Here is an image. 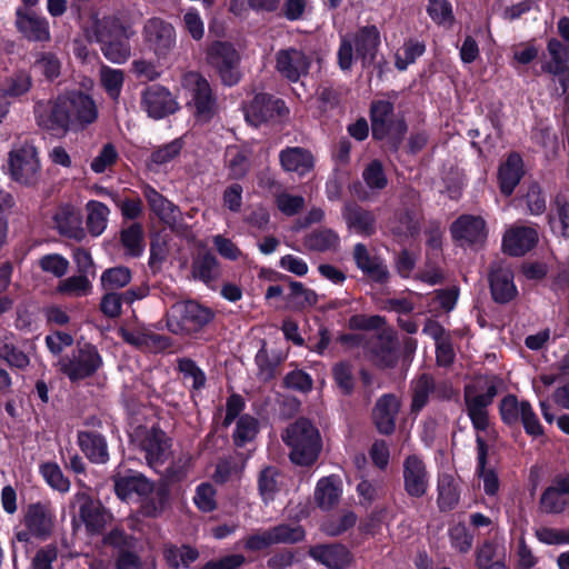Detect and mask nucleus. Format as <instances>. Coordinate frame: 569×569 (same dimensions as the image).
<instances>
[{
    "instance_id": "f257e3e1",
    "label": "nucleus",
    "mask_w": 569,
    "mask_h": 569,
    "mask_svg": "<svg viewBox=\"0 0 569 569\" xmlns=\"http://www.w3.org/2000/svg\"><path fill=\"white\" fill-rule=\"evenodd\" d=\"M282 439L291 448L290 459L299 466H310L321 451V437L318 429L305 418L291 423L282 433Z\"/></svg>"
},
{
    "instance_id": "f03ea898",
    "label": "nucleus",
    "mask_w": 569,
    "mask_h": 569,
    "mask_svg": "<svg viewBox=\"0 0 569 569\" xmlns=\"http://www.w3.org/2000/svg\"><path fill=\"white\" fill-rule=\"evenodd\" d=\"M91 40L100 44L102 54L113 63H123L131 54L127 29L116 18L98 20Z\"/></svg>"
},
{
    "instance_id": "7ed1b4c3",
    "label": "nucleus",
    "mask_w": 569,
    "mask_h": 569,
    "mask_svg": "<svg viewBox=\"0 0 569 569\" xmlns=\"http://www.w3.org/2000/svg\"><path fill=\"white\" fill-rule=\"evenodd\" d=\"M213 317L210 308L188 300L171 306L166 316V323L173 335L189 336L201 331Z\"/></svg>"
},
{
    "instance_id": "20e7f679",
    "label": "nucleus",
    "mask_w": 569,
    "mask_h": 569,
    "mask_svg": "<svg viewBox=\"0 0 569 569\" xmlns=\"http://www.w3.org/2000/svg\"><path fill=\"white\" fill-rule=\"evenodd\" d=\"M9 170L12 179L31 186L40 179L41 167L36 147L28 140L14 144L9 153Z\"/></svg>"
},
{
    "instance_id": "39448f33",
    "label": "nucleus",
    "mask_w": 569,
    "mask_h": 569,
    "mask_svg": "<svg viewBox=\"0 0 569 569\" xmlns=\"http://www.w3.org/2000/svg\"><path fill=\"white\" fill-rule=\"evenodd\" d=\"M182 86L190 94L189 104L193 107L197 120L209 121L217 111V103L207 79L191 71L183 76Z\"/></svg>"
},
{
    "instance_id": "423d86ee",
    "label": "nucleus",
    "mask_w": 569,
    "mask_h": 569,
    "mask_svg": "<svg viewBox=\"0 0 569 569\" xmlns=\"http://www.w3.org/2000/svg\"><path fill=\"white\" fill-rule=\"evenodd\" d=\"M372 136L376 139L390 138L392 147L398 148L407 124L402 119L393 120V106L386 100L375 101L371 104Z\"/></svg>"
},
{
    "instance_id": "0eeeda50",
    "label": "nucleus",
    "mask_w": 569,
    "mask_h": 569,
    "mask_svg": "<svg viewBox=\"0 0 569 569\" xmlns=\"http://www.w3.org/2000/svg\"><path fill=\"white\" fill-rule=\"evenodd\" d=\"M66 103L63 94L54 100L37 102L34 116L39 127L54 134H66L72 128V116Z\"/></svg>"
},
{
    "instance_id": "6e6552de",
    "label": "nucleus",
    "mask_w": 569,
    "mask_h": 569,
    "mask_svg": "<svg viewBox=\"0 0 569 569\" xmlns=\"http://www.w3.org/2000/svg\"><path fill=\"white\" fill-rule=\"evenodd\" d=\"M208 62L218 71L226 86H234L240 81V57L231 43L216 41L207 52Z\"/></svg>"
},
{
    "instance_id": "1a4fd4ad",
    "label": "nucleus",
    "mask_w": 569,
    "mask_h": 569,
    "mask_svg": "<svg viewBox=\"0 0 569 569\" xmlns=\"http://www.w3.org/2000/svg\"><path fill=\"white\" fill-rule=\"evenodd\" d=\"M147 47L158 57L167 58L176 46L174 27L158 17L148 19L142 29Z\"/></svg>"
},
{
    "instance_id": "9d476101",
    "label": "nucleus",
    "mask_w": 569,
    "mask_h": 569,
    "mask_svg": "<svg viewBox=\"0 0 569 569\" xmlns=\"http://www.w3.org/2000/svg\"><path fill=\"white\" fill-rule=\"evenodd\" d=\"M569 508V473L557 475L542 490L538 512L543 516H560Z\"/></svg>"
},
{
    "instance_id": "9b49d317",
    "label": "nucleus",
    "mask_w": 569,
    "mask_h": 569,
    "mask_svg": "<svg viewBox=\"0 0 569 569\" xmlns=\"http://www.w3.org/2000/svg\"><path fill=\"white\" fill-rule=\"evenodd\" d=\"M61 371L71 380L77 381L92 376L102 365V358L92 345L79 348L71 358L62 359Z\"/></svg>"
},
{
    "instance_id": "f8f14e48",
    "label": "nucleus",
    "mask_w": 569,
    "mask_h": 569,
    "mask_svg": "<svg viewBox=\"0 0 569 569\" xmlns=\"http://www.w3.org/2000/svg\"><path fill=\"white\" fill-rule=\"evenodd\" d=\"M497 393L498 390L495 380L488 383L485 393H478L473 386H467L465 388L467 412L475 429L486 430L488 428L489 417L487 407L492 402Z\"/></svg>"
},
{
    "instance_id": "ddd939ff",
    "label": "nucleus",
    "mask_w": 569,
    "mask_h": 569,
    "mask_svg": "<svg viewBox=\"0 0 569 569\" xmlns=\"http://www.w3.org/2000/svg\"><path fill=\"white\" fill-rule=\"evenodd\" d=\"M74 502L79 505V518L89 533H100L112 520V515L86 491H78Z\"/></svg>"
},
{
    "instance_id": "4468645a",
    "label": "nucleus",
    "mask_w": 569,
    "mask_h": 569,
    "mask_svg": "<svg viewBox=\"0 0 569 569\" xmlns=\"http://www.w3.org/2000/svg\"><path fill=\"white\" fill-rule=\"evenodd\" d=\"M289 110L281 99H276L267 93H258L246 107V120L253 127L276 118H283Z\"/></svg>"
},
{
    "instance_id": "2eb2a0df",
    "label": "nucleus",
    "mask_w": 569,
    "mask_h": 569,
    "mask_svg": "<svg viewBox=\"0 0 569 569\" xmlns=\"http://www.w3.org/2000/svg\"><path fill=\"white\" fill-rule=\"evenodd\" d=\"M141 107L150 118L162 119L178 110V102L169 90L153 84L142 91Z\"/></svg>"
},
{
    "instance_id": "dca6fc26",
    "label": "nucleus",
    "mask_w": 569,
    "mask_h": 569,
    "mask_svg": "<svg viewBox=\"0 0 569 569\" xmlns=\"http://www.w3.org/2000/svg\"><path fill=\"white\" fill-rule=\"evenodd\" d=\"M310 64L309 57L296 48L282 49L276 53L277 71L291 82H297L302 76H306Z\"/></svg>"
},
{
    "instance_id": "f3484780",
    "label": "nucleus",
    "mask_w": 569,
    "mask_h": 569,
    "mask_svg": "<svg viewBox=\"0 0 569 569\" xmlns=\"http://www.w3.org/2000/svg\"><path fill=\"white\" fill-rule=\"evenodd\" d=\"M63 97L72 116V128H84L98 119V107L89 94L76 90L64 93Z\"/></svg>"
},
{
    "instance_id": "a211bd4d",
    "label": "nucleus",
    "mask_w": 569,
    "mask_h": 569,
    "mask_svg": "<svg viewBox=\"0 0 569 569\" xmlns=\"http://www.w3.org/2000/svg\"><path fill=\"white\" fill-rule=\"evenodd\" d=\"M550 59L541 64L542 72L558 78L562 93L569 89V52L557 39H550L547 44Z\"/></svg>"
},
{
    "instance_id": "6ab92c4d",
    "label": "nucleus",
    "mask_w": 569,
    "mask_h": 569,
    "mask_svg": "<svg viewBox=\"0 0 569 569\" xmlns=\"http://www.w3.org/2000/svg\"><path fill=\"white\" fill-rule=\"evenodd\" d=\"M34 350L36 345L31 341H26L23 348H19L12 332H6L0 337V360L11 368L27 369L30 365V356Z\"/></svg>"
},
{
    "instance_id": "aec40b11",
    "label": "nucleus",
    "mask_w": 569,
    "mask_h": 569,
    "mask_svg": "<svg viewBox=\"0 0 569 569\" xmlns=\"http://www.w3.org/2000/svg\"><path fill=\"white\" fill-rule=\"evenodd\" d=\"M405 490L410 497H422L429 485L428 471L425 462L412 455L403 461Z\"/></svg>"
},
{
    "instance_id": "412c9836",
    "label": "nucleus",
    "mask_w": 569,
    "mask_h": 569,
    "mask_svg": "<svg viewBox=\"0 0 569 569\" xmlns=\"http://www.w3.org/2000/svg\"><path fill=\"white\" fill-rule=\"evenodd\" d=\"M538 239V232L533 227L515 226L503 236V251L513 257L523 256L537 244Z\"/></svg>"
},
{
    "instance_id": "4be33fe9",
    "label": "nucleus",
    "mask_w": 569,
    "mask_h": 569,
    "mask_svg": "<svg viewBox=\"0 0 569 569\" xmlns=\"http://www.w3.org/2000/svg\"><path fill=\"white\" fill-rule=\"evenodd\" d=\"M489 281L491 295L496 302L507 303L516 298L518 290L513 282V272L508 266L495 264Z\"/></svg>"
},
{
    "instance_id": "5701e85b",
    "label": "nucleus",
    "mask_w": 569,
    "mask_h": 569,
    "mask_svg": "<svg viewBox=\"0 0 569 569\" xmlns=\"http://www.w3.org/2000/svg\"><path fill=\"white\" fill-rule=\"evenodd\" d=\"M150 210L169 228L176 229L181 221L179 208L159 193L154 188L146 186L142 190Z\"/></svg>"
},
{
    "instance_id": "b1692460",
    "label": "nucleus",
    "mask_w": 569,
    "mask_h": 569,
    "mask_svg": "<svg viewBox=\"0 0 569 569\" xmlns=\"http://www.w3.org/2000/svg\"><path fill=\"white\" fill-rule=\"evenodd\" d=\"M170 440L166 433L157 428L147 431L141 448L146 452V459L151 468H158L170 457Z\"/></svg>"
},
{
    "instance_id": "393cba45",
    "label": "nucleus",
    "mask_w": 569,
    "mask_h": 569,
    "mask_svg": "<svg viewBox=\"0 0 569 569\" xmlns=\"http://www.w3.org/2000/svg\"><path fill=\"white\" fill-rule=\"evenodd\" d=\"M400 409V402L395 395L381 396L372 411V419L382 435H391L396 429V418Z\"/></svg>"
},
{
    "instance_id": "a878e982",
    "label": "nucleus",
    "mask_w": 569,
    "mask_h": 569,
    "mask_svg": "<svg viewBox=\"0 0 569 569\" xmlns=\"http://www.w3.org/2000/svg\"><path fill=\"white\" fill-rule=\"evenodd\" d=\"M342 217L348 229L360 236L370 237L377 231L376 214L358 204H346Z\"/></svg>"
},
{
    "instance_id": "bb28decb",
    "label": "nucleus",
    "mask_w": 569,
    "mask_h": 569,
    "mask_svg": "<svg viewBox=\"0 0 569 569\" xmlns=\"http://www.w3.org/2000/svg\"><path fill=\"white\" fill-rule=\"evenodd\" d=\"M279 162L283 171L303 177L315 167L313 154L301 147H287L279 152Z\"/></svg>"
},
{
    "instance_id": "cd10ccee",
    "label": "nucleus",
    "mask_w": 569,
    "mask_h": 569,
    "mask_svg": "<svg viewBox=\"0 0 569 569\" xmlns=\"http://www.w3.org/2000/svg\"><path fill=\"white\" fill-rule=\"evenodd\" d=\"M113 481L116 493L121 500H130L133 497L143 498L153 490L152 483L138 472L114 477Z\"/></svg>"
},
{
    "instance_id": "c85d7f7f",
    "label": "nucleus",
    "mask_w": 569,
    "mask_h": 569,
    "mask_svg": "<svg viewBox=\"0 0 569 569\" xmlns=\"http://www.w3.org/2000/svg\"><path fill=\"white\" fill-rule=\"evenodd\" d=\"M353 259L357 267L367 274L372 281L386 283L389 280V270L383 261L370 256L363 243H357L353 248Z\"/></svg>"
},
{
    "instance_id": "c756f323",
    "label": "nucleus",
    "mask_w": 569,
    "mask_h": 569,
    "mask_svg": "<svg viewBox=\"0 0 569 569\" xmlns=\"http://www.w3.org/2000/svg\"><path fill=\"white\" fill-rule=\"evenodd\" d=\"M16 27L30 41H49L50 30L46 18L21 9L16 13Z\"/></svg>"
},
{
    "instance_id": "7c9ffc66",
    "label": "nucleus",
    "mask_w": 569,
    "mask_h": 569,
    "mask_svg": "<svg viewBox=\"0 0 569 569\" xmlns=\"http://www.w3.org/2000/svg\"><path fill=\"white\" fill-rule=\"evenodd\" d=\"M309 555L330 569H343L351 563L352 559L350 551L340 543L315 546L310 549Z\"/></svg>"
},
{
    "instance_id": "2f4dec72",
    "label": "nucleus",
    "mask_w": 569,
    "mask_h": 569,
    "mask_svg": "<svg viewBox=\"0 0 569 569\" xmlns=\"http://www.w3.org/2000/svg\"><path fill=\"white\" fill-rule=\"evenodd\" d=\"M486 223L480 217L462 216L451 226L452 237L467 243H478L486 238Z\"/></svg>"
},
{
    "instance_id": "473e14b6",
    "label": "nucleus",
    "mask_w": 569,
    "mask_h": 569,
    "mask_svg": "<svg viewBox=\"0 0 569 569\" xmlns=\"http://www.w3.org/2000/svg\"><path fill=\"white\" fill-rule=\"evenodd\" d=\"M78 445L86 457L93 463H106L109 460L106 438L94 431H79Z\"/></svg>"
},
{
    "instance_id": "72a5a7b5",
    "label": "nucleus",
    "mask_w": 569,
    "mask_h": 569,
    "mask_svg": "<svg viewBox=\"0 0 569 569\" xmlns=\"http://www.w3.org/2000/svg\"><path fill=\"white\" fill-rule=\"evenodd\" d=\"M351 41L355 43L357 56L361 58L363 66L370 64L375 60L380 44V33L377 27L360 28Z\"/></svg>"
},
{
    "instance_id": "f704fd0d",
    "label": "nucleus",
    "mask_w": 569,
    "mask_h": 569,
    "mask_svg": "<svg viewBox=\"0 0 569 569\" xmlns=\"http://www.w3.org/2000/svg\"><path fill=\"white\" fill-rule=\"evenodd\" d=\"M368 351L371 360L381 368H390L397 363L396 343L390 336H372Z\"/></svg>"
},
{
    "instance_id": "c9c22d12",
    "label": "nucleus",
    "mask_w": 569,
    "mask_h": 569,
    "mask_svg": "<svg viewBox=\"0 0 569 569\" xmlns=\"http://www.w3.org/2000/svg\"><path fill=\"white\" fill-rule=\"evenodd\" d=\"M24 525L33 537L47 539L52 532L53 518L44 506L36 503L29 506L24 516Z\"/></svg>"
},
{
    "instance_id": "e433bc0d",
    "label": "nucleus",
    "mask_w": 569,
    "mask_h": 569,
    "mask_svg": "<svg viewBox=\"0 0 569 569\" xmlns=\"http://www.w3.org/2000/svg\"><path fill=\"white\" fill-rule=\"evenodd\" d=\"M57 229L61 234L69 238L81 240L84 237V230L81 227V216L71 206H61L53 216Z\"/></svg>"
},
{
    "instance_id": "4c0bfd02",
    "label": "nucleus",
    "mask_w": 569,
    "mask_h": 569,
    "mask_svg": "<svg viewBox=\"0 0 569 569\" xmlns=\"http://www.w3.org/2000/svg\"><path fill=\"white\" fill-rule=\"evenodd\" d=\"M341 492V481L338 477H323L317 482L315 500L322 510H330L339 502Z\"/></svg>"
},
{
    "instance_id": "58836bf2",
    "label": "nucleus",
    "mask_w": 569,
    "mask_h": 569,
    "mask_svg": "<svg viewBox=\"0 0 569 569\" xmlns=\"http://www.w3.org/2000/svg\"><path fill=\"white\" fill-rule=\"evenodd\" d=\"M228 176L231 179L243 178L251 167V150L243 146H230L224 153Z\"/></svg>"
},
{
    "instance_id": "ea45409f",
    "label": "nucleus",
    "mask_w": 569,
    "mask_h": 569,
    "mask_svg": "<svg viewBox=\"0 0 569 569\" xmlns=\"http://www.w3.org/2000/svg\"><path fill=\"white\" fill-rule=\"evenodd\" d=\"M522 174L521 157L518 153L509 154L506 162L499 168L498 178L501 192L506 196H510L518 186Z\"/></svg>"
},
{
    "instance_id": "a19ab883",
    "label": "nucleus",
    "mask_w": 569,
    "mask_h": 569,
    "mask_svg": "<svg viewBox=\"0 0 569 569\" xmlns=\"http://www.w3.org/2000/svg\"><path fill=\"white\" fill-rule=\"evenodd\" d=\"M477 442V469L476 472L483 482V490L488 496L497 495L499 490V479L492 469H487L488 446L482 437L479 435L476 438Z\"/></svg>"
},
{
    "instance_id": "79ce46f5",
    "label": "nucleus",
    "mask_w": 569,
    "mask_h": 569,
    "mask_svg": "<svg viewBox=\"0 0 569 569\" xmlns=\"http://www.w3.org/2000/svg\"><path fill=\"white\" fill-rule=\"evenodd\" d=\"M340 243V238L336 231L329 228L313 230L306 236L303 244L311 251H329L337 250Z\"/></svg>"
},
{
    "instance_id": "37998d69",
    "label": "nucleus",
    "mask_w": 569,
    "mask_h": 569,
    "mask_svg": "<svg viewBox=\"0 0 569 569\" xmlns=\"http://www.w3.org/2000/svg\"><path fill=\"white\" fill-rule=\"evenodd\" d=\"M435 381L431 376L427 373L420 375L411 382V412L418 413L426 407L429 397L433 395Z\"/></svg>"
},
{
    "instance_id": "c03bdc74",
    "label": "nucleus",
    "mask_w": 569,
    "mask_h": 569,
    "mask_svg": "<svg viewBox=\"0 0 569 569\" xmlns=\"http://www.w3.org/2000/svg\"><path fill=\"white\" fill-rule=\"evenodd\" d=\"M87 211V228L91 236H100L107 228L108 219L110 214L109 208L96 200H90L86 204Z\"/></svg>"
},
{
    "instance_id": "a18cd8bd",
    "label": "nucleus",
    "mask_w": 569,
    "mask_h": 569,
    "mask_svg": "<svg viewBox=\"0 0 569 569\" xmlns=\"http://www.w3.org/2000/svg\"><path fill=\"white\" fill-rule=\"evenodd\" d=\"M219 273L218 260L212 253L204 252L193 260L192 276L194 279L209 284L219 277Z\"/></svg>"
},
{
    "instance_id": "49530a36",
    "label": "nucleus",
    "mask_w": 569,
    "mask_h": 569,
    "mask_svg": "<svg viewBox=\"0 0 569 569\" xmlns=\"http://www.w3.org/2000/svg\"><path fill=\"white\" fill-rule=\"evenodd\" d=\"M548 222L553 233L569 237V203L563 198H556L553 208L548 214Z\"/></svg>"
},
{
    "instance_id": "de8ad7c7",
    "label": "nucleus",
    "mask_w": 569,
    "mask_h": 569,
    "mask_svg": "<svg viewBox=\"0 0 569 569\" xmlns=\"http://www.w3.org/2000/svg\"><path fill=\"white\" fill-rule=\"evenodd\" d=\"M122 338L126 342L136 346L138 348L148 347H167L169 339L167 337L152 333L144 329L124 330L122 331Z\"/></svg>"
},
{
    "instance_id": "09e8293b",
    "label": "nucleus",
    "mask_w": 569,
    "mask_h": 569,
    "mask_svg": "<svg viewBox=\"0 0 569 569\" xmlns=\"http://www.w3.org/2000/svg\"><path fill=\"white\" fill-rule=\"evenodd\" d=\"M132 272L128 267L118 266L106 269L100 277L101 287L104 291H114L124 288L130 283Z\"/></svg>"
},
{
    "instance_id": "8fccbe9b",
    "label": "nucleus",
    "mask_w": 569,
    "mask_h": 569,
    "mask_svg": "<svg viewBox=\"0 0 569 569\" xmlns=\"http://www.w3.org/2000/svg\"><path fill=\"white\" fill-rule=\"evenodd\" d=\"M280 486L281 477L277 468L266 467L260 471L258 477V488L264 502L274 499L276 493L280 490Z\"/></svg>"
},
{
    "instance_id": "3c124183",
    "label": "nucleus",
    "mask_w": 569,
    "mask_h": 569,
    "mask_svg": "<svg viewBox=\"0 0 569 569\" xmlns=\"http://www.w3.org/2000/svg\"><path fill=\"white\" fill-rule=\"evenodd\" d=\"M99 78L100 83L106 90L107 94L112 100H117L120 96L124 82L123 71L102 64L99 69Z\"/></svg>"
},
{
    "instance_id": "603ef678",
    "label": "nucleus",
    "mask_w": 569,
    "mask_h": 569,
    "mask_svg": "<svg viewBox=\"0 0 569 569\" xmlns=\"http://www.w3.org/2000/svg\"><path fill=\"white\" fill-rule=\"evenodd\" d=\"M121 243L126 250V254L130 257H139L144 249L143 230L141 224L132 223L123 229L120 233Z\"/></svg>"
},
{
    "instance_id": "864d4df0",
    "label": "nucleus",
    "mask_w": 569,
    "mask_h": 569,
    "mask_svg": "<svg viewBox=\"0 0 569 569\" xmlns=\"http://www.w3.org/2000/svg\"><path fill=\"white\" fill-rule=\"evenodd\" d=\"M92 284L84 274L71 276L59 282L57 292L71 297L79 298L90 293Z\"/></svg>"
},
{
    "instance_id": "5fc2aeb1",
    "label": "nucleus",
    "mask_w": 569,
    "mask_h": 569,
    "mask_svg": "<svg viewBox=\"0 0 569 569\" xmlns=\"http://www.w3.org/2000/svg\"><path fill=\"white\" fill-rule=\"evenodd\" d=\"M163 556L170 567L179 568L180 566L188 567L198 558L199 553L189 546H168L163 551Z\"/></svg>"
},
{
    "instance_id": "6e6d98bb",
    "label": "nucleus",
    "mask_w": 569,
    "mask_h": 569,
    "mask_svg": "<svg viewBox=\"0 0 569 569\" xmlns=\"http://www.w3.org/2000/svg\"><path fill=\"white\" fill-rule=\"evenodd\" d=\"M528 401H519L516 396L508 395L500 402L501 419L507 425H517L525 412V406H529Z\"/></svg>"
},
{
    "instance_id": "4d7b16f0",
    "label": "nucleus",
    "mask_w": 569,
    "mask_h": 569,
    "mask_svg": "<svg viewBox=\"0 0 569 569\" xmlns=\"http://www.w3.org/2000/svg\"><path fill=\"white\" fill-rule=\"evenodd\" d=\"M503 547L495 541H486L476 551V563L480 569H487L495 561H503Z\"/></svg>"
},
{
    "instance_id": "13d9d810",
    "label": "nucleus",
    "mask_w": 569,
    "mask_h": 569,
    "mask_svg": "<svg viewBox=\"0 0 569 569\" xmlns=\"http://www.w3.org/2000/svg\"><path fill=\"white\" fill-rule=\"evenodd\" d=\"M438 505L441 510H451L459 501V491L450 476H445L438 483Z\"/></svg>"
},
{
    "instance_id": "bf43d9fd",
    "label": "nucleus",
    "mask_w": 569,
    "mask_h": 569,
    "mask_svg": "<svg viewBox=\"0 0 569 569\" xmlns=\"http://www.w3.org/2000/svg\"><path fill=\"white\" fill-rule=\"evenodd\" d=\"M289 289V299L292 301L295 309L313 307L318 302V295L301 282L291 281Z\"/></svg>"
},
{
    "instance_id": "052dcab7",
    "label": "nucleus",
    "mask_w": 569,
    "mask_h": 569,
    "mask_svg": "<svg viewBox=\"0 0 569 569\" xmlns=\"http://www.w3.org/2000/svg\"><path fill=\"white\" fill-rule=\"evenodd\" d=\"M274 203L281 213L292 217L303 209L306 201L302 196L291 194L284 190H280L274 194Z\"/></svg>"
},
{
    "instance_id": "680f3d73",
    "label": "nucleus",
    "mask_w": 569,
    "mask_h": 569,
    "mask_svg": "<svg viewBox=\"0 0 569 569\" xmlns=\"http://www.w3.org/2000/svg\"><path fill=\"white\" fill-rule=\"evenodd\" d=\"M427 12L429 17L439 26L450 28L453 24L455 17L451 4L447 0H429Z\"/></svg>"
},
{
    "instance_id": "e2e57ef3",
    "label": "nucleus",
    "mask_w": 569,
    "mask_h": 569,
    "mask_svg": "<svg viewBox=\"0 0 569 569\" xmlns=\"http://www.w3.org/2000/svg\"><path fill=\"white\" fill-rule=\"evenodd\" d=\"M40 472L52 489L60 492H67L70 489V481L63 476L57 463L47 462L41 465Z\"/></svg>"
},
{
    "instance_id": "0e129e2a",
    "label": "nucleus",
    "mask_w": 569,
    "mask_h": 569,
    "mask_svg": "<svg viewBox=\"0 0 569 569\" xmlns=\"http://www.w3.org/2000/svg\"><path fill=\"white\" fill-rule=\"evenodd\" d=\"M357 522V516L352 511H343L338 518H332L322 523V531L330 536L337 537L352 528Z\"/></svg>"
},
{
    "instance_id": "69168bd1",
    "label": "nucleus",
    "mask_w": 569,
    "mask_h": 569,
    "mask_svg": "<svg viewBox=\"0 0 569 569\" xmlns=\"http://www.w3.org/2000/svg\"><path fill=\"white\" fill-rule=\"evenodd\" d=\"M426 47L422 42L409 40L402 50L396 54V68L403 71L409 64L413 63L416 59L423 54Z\"/></svg>"
},
{
    "instance_id": "338daca9",
    "label": "nucleus",
    "mask_w": 569,
    "mask_h": 569,
    "mask_svg": "<svg viewBox=\"0 0 569 569\" xmlns=\"http://www.w3.org/2000/svg\"><path fill=\"white\" fill-rule=\"evenodd\" d=\"M273 545L295 543L303 539L305 531L300 526L279 525L269 529Z\"/></svg>"
},
{
    "instance_id": "774afa93",
    "label": "nucleus",
    "mask_w": 569,
    "mask_h": 569,
    "mask_svg": "<svg viewBox=\"0 0 569 569\" xmlns=\"http://www.w3.org/2000/svg\"><path fill=\"white\" fill-rule=\"evenodd\" d=\"M535 536L540 542L545 545H569V529H557L541 526L535 530Z\"/></svg>"
}]
</instances>
